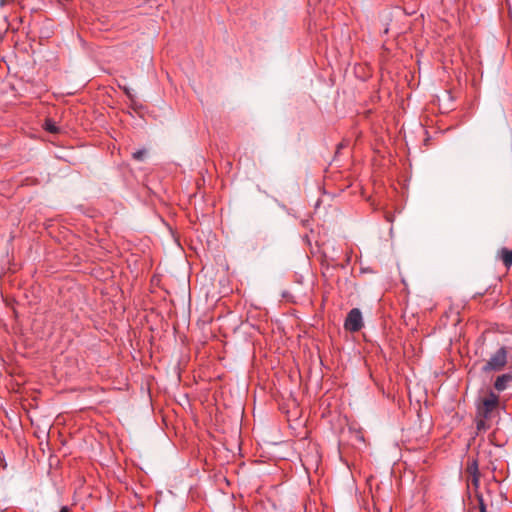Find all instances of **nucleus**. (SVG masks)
<instances>
[{
    "label": "nucleus",
    "mask_w": 512,
    "mask_h": 512,
    "mask_svg": "<svg viewBox=\"0 0 512 512\" xmlns=\"http://www.w3.org/2000/svg\"><path fill=\"white\" fill-rule=\"evenodd\" d=\"M477 499H478V502H479V510L480 512H487L486 511V505L484 503V500H483V496L480 495V494H477Z\"/></svg>",
    "instance_id": "obj_10"
},
{
    "label": "nucleus",
    "mask_w": 512,
    "mask_h": 512,
    "mask_svg": "<svg viewBox=\"0 0 512 512\" xmlns=\"http://www.w3.org/2000/svg\"><path fill=\"white\" fill-rule=\"evenodd\" d=\"M123 91H124V93H125L129 98H131V97H132V96H131V93H130V90H129L127 87H124V88H123Z\"/></svg>",
    "instance_id": "obj_12"
},
{
    "label": "nucleus",
    "mask_w": 512,
    "mask_h": 512,
    "mask_svg": "<svg viewBox=\"0 0 512 512\" xmlns=\"http://www.w3.org/2000/svg\"><path fill=\"white\" fill-rule=\"evenodd\" d=\"M145 156H146V150L145 149L137 150L136 152H134L132 154L133 159H135L137 161L144 160Z\"/></svg>",
    "instance_id": "obj_9"
},
{
    "label": "nucleus",
    "mask_w": 512,
    "mask_h": 512,
    "mask_svg": "<svg viewBox=\"0 0 512 512\" xmlns=\"http://www.w3.org/2000/svg\"><path fill=\"white\" fill-rule=\"evenodd\" d=\"M507 349L505 347L499 348L486 362L482 370L484 372L500 371L507 364Z\"/></svg>",
    "instance_id": "obj_1"
},
{
    "label": "nucleus",
    "mask_w": 512,
    "mask_h": 512,
    "mask_svg": "<svg viewBox=\"0 0 512 512\" xmlns=\"http://www.w3.org/2000/svg\"><path fill=\"white\" fill-rule=\"evenodd\" d=\"M488 418L478 417V414L476 415V428L478 431H485L489 428V425L486 423V420Z\"/></svg>",
    "instance_id": "obj_8"
},
{
    "label": "nucleus",
    "mask_w": 512,
    "mask_h": 512,
    "mask_svg": "<svg viewBox=\"0 0 512 512\" xmlns=\"http://www.w3.org/2000/svg\"><path fill=\"white\" fill-rule=\"evenodd\" d=\"M498 402V396L494 393H490L489 396L484 398L482 403L478 406V417L489 418L491 412L497 407Z\"/></svg>",
    "instance_id": "obj_3"
},
{
    "label": "nucleus",
    "mask_w": 512,
    "mask_h": 512,
    "mask_svg": "<svg viewBox=\"0 0 512 512\" xmlns=\"http://www.w3.org/2000/svg\"><path fill=\"white\" fill-rule=\"evenodd\" d=\"M512 380V375L510 374H503L496 378L494 387L498 391H503L507 387V383Z\"/></svg>",
    "instance_id": "obj_5"
},
{
    "label": "nucleus",
    "mask_w": 512,
    "mask_h": 512,
    "mask_svg": "<svg viewBox=\"0 0 512 512\" xmlns=\"http://www.w3.org/2000/svg\"><path fill=\"white\" fill-rule=\"evenodd\" d=\"M466 473L468 474V483L477 490L480 484V472L477 459L473 458L468 460Z\"/></svg>",
    "instance_id": "obj_4"
},
{
    "label": "nucleus",
    "mask_w": 512,
    "mask_h": 512,
    "mask_svg": "<svg viewBox=\"0 0 512 512\" xmlns=\"http://www.w3.org/2000/svg\"><path fill=\"white\" fill-rule=\"evenodd\" d=\"M59 512H71V509L68 506H63Z\"/></svg>",
    "instance_id": "obj_11"
},
{
    "label": "nucleus",
    "mask_w": 512,
    "mask_h": 512,
    "mask_svg": "<svg viewBox=\"0 0 512 512\" xmlns=\"http://www.w3.org/2000/svg\"><path fill=\"white\" fill-rule=\"evenodd\" d=\"M43 127L47 132L52 134H57L60 131V128L51 119H46Z\"/></svg>",
    "instance_id": "obj_7"
},
{
    "label": "nucleus",
    "mask_w": 512,
    "mask_h": 512,
    "mask_svg": "<svg viewBox=\"0 0 512 512\" xmlns=\"http://www.w3.org/2000/svg\"><path fill=\"white\" fill-rule=\"evenodd\" d=\"M498 254L499 258L502 260L505 267L510 268V266L512 265V250L502 248Z\"/></svg>",
    "instance_id": "obj_6"
},
{
    "label": "nucleus",
    "mask_w": 512,
    "mask_h": 512,
    "mask_svg": "<svg viewBox=\"0 0 512 512\" xmlns=\"http://www.w3.org/2000/svg\"><path fill=\"white\" fill-rule=\"evenodd\" d=\"M363 327L362 313L358 308H353L347 314L344 328L349 332H358Z\"/></svg>",
    "instance_id": "obj_2"
}]
</instances>
